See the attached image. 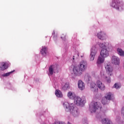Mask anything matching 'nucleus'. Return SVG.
Returning a JSON list of instances; mask_svg holds the SVG:
<instances>
[{"label":"nucleus","mask_w":124,"mask_h":124,"mask_svg":"<svg viewBox=\"0 0 124 124\" xmlns=\"http://www.w3.org/2000/svg\"><path fill=\"white\" fill-rule=\"evenodd\" d=\"M64 107L66 108V110L70 112V114L73 115L74 117H77L78 116V108L75 107V105L73 104L70 105L68 102H65L63 103Z\"/></svg>","instance_id":"f257e3e1"},{"label":"nucleus","mask_w":124,"mask_h":124,"mask_svg":"<svg viewBox=\"0 0 124 124\" xmlns=\"http://www.w3.org/2000/svg\"><path fill=\"white\" fill-rule=\"evenodd\" d=\"M97 87L101 91H104L105 90L104 84L102 83L100 80L97 81L96 85L93 82L91 83L90 88L92 92H97L98 89Z\"/></svg>","instance_id":"f03ea898"},{"label":"nucleus","mask_w":124,"mask_h":124,"mask_svg":"<svg viewBox=\"0 0 124 124\" xmlns=\"http://www.w3.org/2000/svg\"><path fill=\"white\" fill-rule=\"evenodd\" d=\"M105 69L107 72V75L104 76L103 74V77L108 83H110L111 82V78H110V76L113 75V68H112L111 65H107L105 66Z\"/></svg>","instance_id":"7ed1b4c3"},{"label":"nucleus","mask_w":124,"mask_h":124,"mask_svg":"<svg viewBox=\"0 0 124 124\" xmlns=\"http://www.w3.org/2000/svg\"><path fill=\"white\" fill-rule=\"evenodd\" d=\"M74 101L75 104H76V105H82V104H84L86 102V97L83 96L80 98L78 96H75L74 99Z\"/></svg>","instance_id":"20e7f679"},{"label":"nucleus","mask_w":124,"mask_h":124,"mask_svg":"<svg viewBox=\"0 0 124 124\" xmlns=\"http://www.w3.org/2000/svg\"><path fill=\"white\" fill-rule=\"evenodd\" d=\"M87 65L88 63H87V62L81 61L79 63V65L78 66V67L79 68V70H81L83 73L86 69H87Z\"/></svg>","instance_id":"39448f33"},{"label":"nucleus","mask_w":124,"mask_h":124,"mask_svg":"<svg viewBox=\"0 0 124 124\" xmlns=\"http://www.w3.org/2000/svg\"><path fill=\"white\" fill-rule=\"evenodd\" d=\"M99 108H101L100 104L99 103L98 104L97 102H95L93 105V108H90V110L91 113H94Z\"/></svg>","instance_id":"423d86ee"},{"label":"nucleus","mask_w":124,"mask_h":124,"mask_svg":"<svg viewBox=\"0 0 124 124\" xmlns=\"http://www.w3.org/2000/svg\"><path fill=\"white\" fill-rule=\"evenodd\" d=\"M120 4H122L123 5V4H124L122 2H119L117 1V0H113L112 3L111 4V6H112V7H113L114 8H115L116 9H117L118 10H120V7L119 6V5H120Z\"/></svg>","instance_id":"0eeeda50"},{"label":"nucleus","mask_w":124,"mask_h":124,"mask_svg":"<svg viewBox=\"0 0 124 124\" xmlns=\"http://www.w3.org/2000/svg\"><path fill=\"white\" fill-rule=\"evenodd\" d=\"M100 55L103 58H107L108 56H109V52L108 50H107V48H103L100 52Z\"/></svg>","instance_id":"6e6552de"},{"label":"nucleus","mask_w":124,"mask_h":124,"mask_svg":"<svg viewBox=\"0 0 124 124\" xmlns=\"http://www.w3.org/2000/svg\"><path fill=\"white\" fill-rule=\"evenodd\" d=\"M96 55V50L95 47H93L91 49V52L90 54V61L93 62L94 60V58Z\"/></svg>","instance_id":"1a4fd4ad"},{"label":"nucleus","mask_w":124,"mask_h":124,"mask_svg":"<svg viewBox=\"0 0 124 124\" xmlns=\"http://www.w3.org/2000/svg\"><path fill=\"white\" fill-rule=\"evenodd\" d=\"M73 72L75 75L80 76L82 74V72L80 70V68L78 66L74 67L73 68Z\"/></svg>","instance_id":"9d476101"},{"label":"nucleus","mask_w":124,"mask_h":124,"mask_svg":"<svg viewBox=\"0 0 124 124\" xmlns=\"http://www.w3.org/2000/svg\"><path fill=\"white\" fill-rule=\"evenodd\" d=\"M97 37L101 40L106 39V34L104 32L100 31L97 34Z\"/></svg>","instance_id":"9b49d317"},{"label":"nucleus","mask_w":124,"mask_h":124,"mask_svg":"<svg viewBox=\"0 0 124 124\" xmlns=\"http://www.w3.org/2000/svg\"><path fill=\"white\" fill-rule=\"evenodd\" d=\"M111 62L112 63L115 64V65H118L120 64V59H119L117 56H112Z\"/></svg>","instance_id":"f8f14e48"},{"label":"nucleus","mask_w":124,"mask_h":124,"mask_svg":"<svg viewBox=\"0 0 124 124\" xmlns=\"http://www.w3.org/2000/svg\"><path fill=\"white\" fill-rule=\"evenodd\" d=\"M40 53L42 56L44 57H46L47 56V54H48V51H47V48L46 46H42V49L40 50Z\"/></svg>","instance_id":"ddd939ff"},{"label":"nucleus","mask_w":124,"mask_h":124,"mask_svg":"<svg viewBox=\"0 0 124 124\" xmlns=\"http://www.w3.org/2000/svg\"><path fill=\"white\" fill-rule=\"evenodd\" d=\"M78 84V89L80 90V91H83V90L85 89V83H84L82 80H79Z\"/></svg>","instance_id":"4468645a"},{"label":"nucleus","mask_w":124,"mask_h":124,"mask_svg":"<svg viewBox=\"0 0 124 124\" xmlns=\"http://www.w3.org/2000/svg\"><path fill=\"white\" fill-rule=\"evenodd\" d=\"M104 57H102V56H99L98 59L97 60V64H101V63H103L104 62Z\"/></svg>","instance_id":"2eb2a0df"},{"label":"nucleus","mask_w":124,"mask_h":124,"mask_svg":"<svg viewBox=\"0 0 124 124\" xmlns=\"http://www.w3.org/2000/svg\"><path fill=\"white\" fill-rule=\"evenodd\" d=\"M102 123L103 124H112V121L110 119L107 118L104 119L102 120Z\"/></svg>","instance_id":"dca6fc26"},{"label":"nucleus","mask_w":124,"mask_h":124,"mask_svg":"<svg viewBox=\"0 0 124 124\" xmlns=\"http://www.w3.org/2000/svg\"><path fill=\"white\" fill-rule=\"evenodd\" d=\"M7 68V67L5 65V63L2 62L0 63V70L3 71L5 70Z\"/></svg>","instance_id":"f3484780"},{"label":"nucleus","mask_w":124,"mask_h":124,"mask_svg":"<svg viewBox=\"0 0 124 124\" xmlns=\"http://www.w3.org/2000/svg\"><path fill=\"white\" fill-rule=\"evenodd\" d=\"M56 67L54 65H50L49 67V72L51 75H53L54 74V71Z\"/></svg>","instance_id":"a211bd4d"},{"label":"nucleus","mask_w":124,"mask_h":124,"mask_svg":"<svg viewBox=\"0 0 124 124\" xmlns=\"http://www.w3.org/2000/svg\"><path fill=\"white\" fill-rule=\"evenodd\" d=\"M112 97H113V94L111 93H107L105 96V98L107 100H111Z\"/></svg>","instance_id":"6ab92c4d"},{"label":"nucleus","mask_w":124,"mask_h":124,"mask_svg":"<svg viewBox=\"0 0 124 124\" xmlns=\"http://www.w3.org/2000/svg\"><path fill=\"white\" fill-rule=\"evenodd\" d=\"M55 94L57 97H62V92L60 90H56Z\"/></svg>","instance_id":"aec40b11"},{"label":"nucleus","mask_w":124,"mask_h":124,"mask_svg":"<svg viewBox=\"0 0 124 124\" xmlns=\"http://www.w3.org/2000/svg\"><path fill=\"white\" fill-rule=\"evenodd\" d=\"M67 96L70 99H74V98H75V95H74L73 93H72V92H71L68 93Z\"/></svg>","instance_id":"412c9836"},{"label":"nucleus","mask_w":124,"mask_h":124,"mask_svg":"<svg viewBox=\"0 0 124 124\" xmlns=\"http://www.w3.org/2000/svg\"><path fill=\"white\" fill-rule=\"evenodd\" d=\"M117 52H118V54H119L120 56H124V51H123L122 49L118 48Z\"/></svg>","instance_id":"4be33fe9"},{"label":"nucleus","mask_w":124,"mask_h":124,"mask_svg":"<svg viewBox=\"0 0 124 124\" xmlns=\"http://www.w3.org/2000/svg\"><path fill=\"white\" fill-rule=\"evenodd\" d=\"M84 78L86 81H90V80H91V76H90V75L88 74L85 75Z\"/></svg>","instance_id":"5701e85b"},{"label":"nucleus","mask_w":124,"mask_h":124,"mask_svg":"<svg viewBox=\"0 0 124 124\" xmlns=\"http://www.w3.org/2000/svg\"><path fill=\"white\" fill-rule=\"evenodd\" d=\"M69 87V86L68 85V84H65L62 87V90H63V91H66V90H67V89H68Z\"/></svg>","instance_id":"b1692460"},{"label":"nucleus","mask_w":124,"mask_h":124,"mask_svg":"<svg viewBox=\"0 0 124 124\" xmlns=\"http://www.w3.org/2000/svg\"><path fill=\"white\" fill-rule=\"evenodd\" d=\"M99 47H100V48H102V49L106 48V46H105V45L103 44V43H100L99 44Z\"/></svg>","instance_id":"393cba45"},{"label":"nucleus","mask_w":124,"mask_h":124,"mask_svg":"<svg viewBox=\"0 0 124 124\" xmlns=\"http://www.w3.org/2000/svg\"><path fill=\"white\" fill-rule=\"evenodd\" d=\"M114 87L115 89H119V88H121V86L118 83H115Z\"/></svg>","instance_id":"a878e982"},{"label":"nucleus","mask_w":124,"mask_h":124,"mask_svg":"<svg viewBox=\"0 0 124 124\" xmlns=\"http://www.w3.org/2000/svg\"><path fill=\"white\" fill-rule=\"evenodd\" d=\"M102 103L104 105H105L106 104H107V100L105 99H103L102 100Z\"/></svg>","instance_id":"bb28decb"},{"label":"nucleus","mask_w":124,"mask_h":124,"mask_svg":"<svg viewBox=\"0 0 124 124\" xmlns=\"http://www.w3.org/2000/svg\"><path fill=\"white\" fill-rule=\"evenodd\" d=\"M12 72H9V73L4 74V75H3V77H6L7 76H9V75H10V74H11V73H12Z\"/></svg>","instance_id":"cd10ccee"},{"label":"nucleus","mask_w":124,"mask_h":124,"mask_svg":"<svg viewBox=\"0 0 124 124\" xmlns=\"http://www.w3.org/2000/svg\"><path fill=\"white\" fill-rule=\"evenodd\" d=\"M76 54H77V55L76 54L73 56L74 58H73V60H74V58H75V57L77 58L79 57V53L77 52Z\"/></svg>","instance_id":"c85d7f7f"},{"label":"nucleus","mask_w":124,"mask_h":124,"mask_svg":"<svg viewBox=\"0 0 124 124\" xmlns=\"http://www.w3.org/2000/svg\"><path fill=\"white\" fill-rule=\"evenodd\" d=\"M61 38L63 39V40H65V35L64 34H62L61 36Z\"/></svg>","instance_id":"c756f323"},{"label":"nucleus","mask_w":124,"mask_h":124,"mask_svg":"<svg viewBox=\"0 0 124 124\" xmlns=\"http://www.w3.org/2000/svg\"><path fill=\"white\" fill-rule=\"evenodd\" d=\"M83 124H88V121H86V120H85V121L83 122Z\"/></svg>","instance_id":"7c9ffc66"},{"label":"nucleus","mask_w":124,"mask_h":124,"mask_svg":"<svg viewBox=\"0 0 124 124\" xmlns=\"http://www.w3.org/2000/svg\"><path fill=\"white\" fill-rule=\"evenodd\" d=\"M59 124H65V123L64 122H61L59 123Z\"/></svg>","instance_id":"2f4dec72"},{"label":"nucleus","mask_w":124,"mask_h":124,"mask_svg":"<svg viewBox=\"0 0 124 124\" xmlns=\"http://www.w3.org/2000/svg\"><path fill=\"white\" fill-rule=\"evenodd\" d=\"M52 34H55V31H53Z\"/></svg>","instance_id":"473e14b6"}]
</instances>
